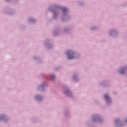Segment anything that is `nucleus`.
<instances>
[{"label":"nucleus","mask_w":127,"mask_h":127,"mask_svg":"<svg viewBox=\"0 0 127 127\" xmlns=\"http://www.w3.org/2000/svg\"><path fill=\"white\" fill-rule=\"evenodd\" d=\"M105 99L107 101H109V100H110V97H109V95H105Z\"/></svg>","instance_id":"2"},{"label":"nucleus","mask_w":127,"mask_h":127,"mask_svg":"<svg viewBox=\"0 0 127 127\" xmlns=\"http://www.w3.org/2000/svg\"><path fill=\"white\" fill-rule=\"evenodd\" d=\"M63 11H67V8L66 7H64L62 8Z\"/></svg>","instance_id":"5"},{"label":"nucleus","mask_w":127,"mask_h":127,"mask_svg":"<svg viewBox=\"0 0 127 127\" xmlns=\"http://www.w3.org/2000/svg\"><path fill=\"white\" fill-rule=\"evenodd\" d=\"M51 79L52 81H54V79L55 78V76L54 75H52L51 77Z\"/></svg>","instance_id":"6"},{"label":"nucleus","mask_w":127,"mask_h":127,"mask_svg":"<svg viewBox=\"0 0 127 127\" xmlns=\"http://www.w3.org/2000/svg\"><path fill=\"white\" fill-rule=\"evenodd\" d=\"M120 74H123V71H120Z\"/></svg>","instance_id":"8"},{"label":"nucleus","mask_w":127,"mask_h":127,"mask_svg":"<svg viewBox=\"0 0 127 127\" xmlns=\"http://www.w3.org/2000/svg\"><path fill=\"white\" fill-rule=\"evenodd\" d=\"M74 79H75V77H73Z\"/></svg>","instance_id":"10"},{"label":"nucleus","mask_w":127,"mask_h":127,"mask_svg":"<svg viewBox=\"0 0 127 127\" xmlns=\"http://www.w3.org/2000/svg\"><path fill=\"white\" fill-rule=\"evenodd\" d=\"M126 123H127V119H126Z\"/></svg>","instance_id":"9"},{"label":"nucleus","mask_w":127,"mask_h":127,"mask_svg":"<svg viewBox=\"0 0 127 127\" xmlns=\"http://www.w3.org/2000/svg\"><path fill=\"white\" fill-rule=\"evenodd\" d=\"M66 53L67 55H69V54H70V53H72V51L71 50L67 51Z\"/></svg>","instance_id":"4"},{"label":"nucleus","mask_w":127,"mask_h":127,"mask_svg":"<svg viewBox=\"0 0 127 127\" xmlns=\"http://www.w3.org/2000/svg\"><path fill=\"white\" fill-rule=\"evenodd\" d=\"M44 87V85H42V86H41V88L42 89H43Z\"/></svg>","instance_id":"7"},{"label":"nucleus","mask_w":127,"mask_h":127,"mask_svg":"<svg viewBox=\"0 0 127 127\" xmlns=\"http://www.w3.org/2000/svg\"><path fill=\"white\" fill-rule=\"evenodd\" d=\"M68 59H74V58H75V57H74V56L68 55Z\"/></svg>","instance_id":"3"},{"label":"nucleus","mask_w":127,"mask_h":127,"mask_svg":"<svg viewBox=\"0 0 127 127\" xmlns=\"http://www.w3.org/2000/svg\"><path fill=\"white\" fill-rule=\"evenodd\" d=\"M37 100H41V99H42V97L40 95H37L36 97Z\"/></svg>","instance_id":"1"}]
</instances>
